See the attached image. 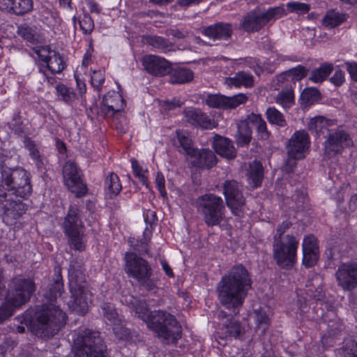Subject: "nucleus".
Masks as SVG:
<instances>
[{
	"instance_id": "1",
	"label": "nucleus",
	"mask_w": 357,
	"mask_h": 357,
	"mask_svg": "<svg viewBox=\"0 0 357 357\" xmlns=\"http://www.w3.org/2000/svg\"><path fill=\"white\" fill-rule=\"evenodd\" d=\"M121 301L132 309L139 319L144 321L165 344L174 343L181 337V326L170 313L163 310L149 312L145 301L132 295L123 296Z\"/></svg>"
},
{
	"instance_id": "2",
	"label": "nucleus",
	"mask_w": 357,
	"mask_h": 357,
	"mask_svg": "<svg viewBox=\"0 0 357 357\" xmlns=\"http://www.w3.org/2000/svg\"><path fill=\"white\" fill-rule=\"evenodd\" d=\"M252 284L251 275L242 264L232 266L218 282V298L225 308L238 313Z\"/></svg>"
},
{
	"instance_id": "3",
	"label": "nucleus",
	"mask_w": 357,
	"mask_h": 357,
	"mask_svg": "<svg viewBox=\"0 0 357 357\" xmlns=\"http://www.w3.org/2000/svg\"><path fill=\"white\" fill-rule=\"evenodd\" d=\"M17 319L21 324L30 327L37 335L52 337L66 324V314L59 306L47 302L35 311L27 310Z\"/></svg>"
},
{
	"instance_id": "4",
	"label": "nucleus",
	"mask_w": 357,
	"mask_h": 357,
	"mask_svg": "<svg viewBox=\"0 0 357 357\" xmlns=\"http://www.w3.org/2000/svg\"><path fill=\"white\" fill-rule=\"evenodd\" d=\"M69 288L71 293L69 308L79 314H85L92 294L89 289L86 276L77 266L70 264L69 268Z\"/></svg>"
},
{
	"instance_id": "5",
	"label": "nucleus",
	"mask_w": 357,
	"mask_h": 357,
	"mask_svg": "<svg viewBox=\"0 0 357 357\" xmlns=\"http://www.w3.org/2000/svg\"><path fill=\"white\" fill-rule=\"evenodd\" d=\"M0 188L16 197L27 198L32 192L30 174L22 167L2 169Z\"/></svg>"
},
{
	"instance_id": "6",
	"label": "nucleus",
	"mask_w": 357,
	"mask_h": 357,
	"mask_svg": "<svg viewBox=\"0 0 357 357\" xmlns=\"http://www.w3.org/2000/svg\"><path fill=\"white\" fill-rule=\"evenodd\" d=\"M195 206L208 227L220 225L225 218L223 199L214 194L207 193L199 196Z\"/></svg>"
},
{
	"instance_id": "7",
	"label": "nucleus",
	"mask_w": 357,
	"mask_h": 357,
	"mask_svg": "<svg viewBox=\"0 0 357 357\" xmlns=\"http://www.w3.org/2000/svg\"><path fill=\"white\" fill-rule=\"evenodd\" d=\"M105 347L98 332L84 329L74 339L75 357H107Z\"/></svg>"
},
{
	"instance_id": "8",
	"label": "nucleus",
	"mask_w": 357,
	"mask_h": 357,
	"mask_svg": "<svg viewBox=\"0 0 357 357\" xmlns=\"http://www.w3.org/2000/svg\"><path fill=\"white\" fill-rule=\"evenodd\" d=\"M125 261V271L128 276L137 280L148 291L153 290L156 287L155 281L151 278L152 269L144 259L136 253L127 252Z\"/></svg>"
},
{
	"instance_id": "9",
	"label": "nucleus",
	"mask_w": 357,
	"mask_h": 357,
	"mask_svg": "<svg viewBox=\"0 0 357 357\" xmlns=\"http://www.w3.org/2000/svg\"><path fill=\"white\" fill-rule=\"evenodd\" d=\"M298 244V240L291 234L273 240V257L280 267L289 269L294 266Z\"/></svg>"
},
{
	"instance_id": "10",
	"label": "nucleus",
	"mask_w": 357,
	"mask_h": 357,
	"mask_svg": "<svg viewBox=\"0 0 357 357\" xmlns=\"http://www.w3.org/2000/svg\"><path fill=\"white\" fill-rule=\"evenodd\" d=\"M63 227L68 237L70 247L75 250H84L86 245L84 225L80 218L79 211L77 207L70 208L65 218Z\"/></svg>"
},
{
	"instance_id": "11",
	"label": "nucleus",
	"mask_w": 357,
	"mask_h": 357,
	"mask_svg": "<svg viewBox=\"0 0 357 357\" xmlns=\"http://www.w3.org/2000/svg\"><path fill=\"white\" fill-rule=\"evenodd\" d=\"M36 290V285L32 278L20 275L12 279L7 296L14 305L21 307L30 301Z\"/></svg>"
},
{
	"instance_id": "12",
	"label": "nucleus",
	"mask_w": 357,
	"mask_h": 357,
	"mask_svg": "<svg viewBox=\"0 0 357 357\" xmlns=\"http://www.w3.org/2000/svg\"><path fill=\"white\" fill-rule=\"evenodd\" d=\"M286 15L287 12L282 6L270 8L264 13L255 10L248 13L243 17L241 26L248 33L256 32L263 28L269 21Z\"/></svg>"
},
{
	"instance_id": "13",
	"label": "nucleus",
	"mask_w": 357,
	"mask_h": 357,
	"mask_svg": "<svg viewBox=\"0 0 357 357\" xmlns=\"http://www.w3.org/2000/svg\"><path fill=\"white\" fill-rule=\"evenodd\" d=\"M12 193H8L0 188V212L3 221L13 225L25 213V205L20 199H14Z\"/></svg>"
},
{
	"instance_id": "14",
	"label": "nucleus",
	"mask_w": 357,
	"mask_h": 357,
	"mask_svg": "<svg viewBox=\"0 0 357 357\" xmlns=\"http://www.w3.org/2000/svg\"><path fill=\"white\" fill-rule=\"evenodd\" d=\"M63 178L65 185L77 197L86 194L88 189L82 178L81 170L73 161L68 160L63 165Z\"/></svg>"
},
{
	"instance_id": "15",
	"label": "nucleus",
	"mask_w": 357,
	"mask_h": 357,
	"mask_svg": "<svg viewBox=\"0 0 357 357\" xmlns=\"http://www.w3.org/2000/svg\"><path fill=\"white\" fill-rule=\"evenodd\" d=\"M243 185L236 180H227L223 184L226 204L234 215L240 216L245 204Z\"/></svg>"
},
{
	"instance_id": "16",
	"label": "nucleus",
	"mask_w": 357,
	"mask_h": 357,
	"mask_svg": "<svg viewBox=\"0 0 357 357\" xmlns=\"http://www.w3.org/2000/svg\"><path fill=\"white\" fill-rule=\"evenodd\" d=\"M310 146V136L304 130L296 131L286 146L287 155L292 159H303Z\"/></svg>"
},
{
	"instance_id": "17",
	"label": "nucleus",
	"mask_w": 357,
	"mask_h": 357,
	"mask_svg": "<svg viewBox=\"0 0 357 357\" xmlns=\"http://www.w3.org/2000/svg\"><path fill=\"white\" fill-rule=\"evenodd\" d=\"M100 313L105 322L112 326L113 331L117 338L123 340L129 336L128 330L123 326L122 320L112 303H102L100 305Z\"/></svg>"
},
{
	"instance_id": "18",
	"label": "nucleus",
	"mask_w": 357,
	"mask_h": 357,
	"mask_svg": "<svg viewBox=\"0 0 357 357\" xmlns=\"http://www.w3.org/2000/svg\"><path fill=\"white\" fill-rule=\"evenodd\" d=\"M337 285L344 291L357 287V264L343 263L338 266L335 274Z\"/></svg>"
},
{
	"instance_id": "19",
	"label": "nucleus",
	"mask_w": 357,
	"mask_h": 357,
	"mask_svg": "<svg viewBox=\"0 0 357 357\" xmlns=\"http://www.w3.org/2000/svg\"><path fill=\"white\" fill-rule=\"evenodd\" d=\"M353 142L343 130L330 133L324 142V154L331 157L342 153L345 147L351 146Z\"/></svg>"
},
{
	"instance_id": "20",
	"label": "nucleus",
	"mask_w": 357,
	"mask_h": 357,
	"mask_svg": "<svg viewBox=\"0 0 357 357\" xmlns=\"http://www.w3.org/2000/svg\"><path fill=\"white\" fill-rule=\"evenodd\" d=\"M125 106L126 102L122 96L119 92L112 91L104 96L100 112L106 117H110L122 111Z\"/></svg>"
},
{
	"instance_id": "21",
	"label": "nucleus",
	"mask_w": 357,
	"mask_h": 357,
	"mask_svg": "<svg viewBox=\"0 0 357 357\" xmlns=\"http://www.w3.org/2000/svg\"><path fill=\"white\" fill-rule=\"evenodd\" d=\"M144 69L155 76H162L169 72L170 63L166 59L155 55H146L142 59Z\"/></svg>"
},
{
	"instance_id": "22",
	"label": "nucleus",
	"mask_w": 357,
	"mask_h": 357,
	"mask_svg": "<svg viewBox=\"0 0 357 357\" xmlns=\"http://www.w3.org/2000/svg\"><path fill=\"white\" fill-rule=\"evenodd\" d=\"M202 33L214 40L228 41L233 34V27L229 23L219 22L203 27Z\"/></svg>"
},
{
	"instance_id": "23",
	"label": "nucleus",
	"mask_w": 357,
	"mask_h": 357,
	"mask_svg": "<svg viewBox=\"0 0 357 357\" xmlns=\"http://www.w3.org/2000/svg\"><path fill=\"white\" fill-rule=\"evenodd\" d=\"M190 162L193 166L199 168L210 169L217 163V158L214 153L206 149H195L190 156Z\"/></svg>"
},
{
	"instance_id": "24",
	"label": "nucleus",
	"mask_w": 357,
	"mask_h": 357,
	"mask_svg": "<svg viewBox=\"0 0 357 357\" xmlns=\"http://www.w3.org/2000/svg\"><path fill=\"white\" fill-rule=\"evenodd\" d=\"M185 120L190 124L202 128H210L213 126L211 118L197 108H188L183 111Z\"/></svg>"
},
{
	"instance_id": "25",
	"label": "nucleus",
	"mask_w": 357,
	"mask_h": 357,
	"mask_svg": "<svg viewBox=\"0 0 357 357\" xmlns=\"http://www.w3.org/2000/svg\"><path fill=\"white\" fill-rule=\"evenodd\" d=\"M64 291L61 268L57 266L54 268V277L50 283L45 296L49 303H54L58 297H60Z\"/></svg>"
},
{
	"instance_id": "26",
	"label": "nucleus",
	"mask_w": 357,
	"mask_h": 357,
	"mask_svg": "<svg viewBox=\"0 0 357 357\" xmlns=\"http://www.w3.org/2000/svg\"><path fill=\"white\" fill-rule=\"evenodd\" d=\"M220 319L222 320L221 333L225 337H237L241 332V327L239 322L234 317L227 318V314L224 311H220L218 315Z\"/></svg>"
},
{
	"instance_id": "27",
	"label": "nucleus",
	"mask_w": 357,
	"mask_h": 357,
	"mask_svg": "<svg viewBox=\"0 0 357 357\" xmlns=\"http://www.w3.org/2000/svg\"><path fill=\"white\" fill-rule=\"evenodd\" d=\"M213 146L215 152L222 157L231 159L236 156V149L232 142L228 138L216 135Z\"/></svg>"
},
{
	"instance_id": "28",
	"label": "nucleus",
	"mask_w": 357,
	"mask_h": 357,
	"mask_svg": "<svg viewBox=\"0 0 357 357\" xmlns=\"http://www.w3.org/2000/svg\"><path fill=\"white\" fill-rule=\"evenodd\" d=\"M246 176L249 184L253 188L260 186L264 178V168L261 163L257 160L250 162L247 169Z\"/></svg>"
},
{
	"instance_id": "29",
	"label": "nucleus",
	"mask_w": 357,
	"mask_h": 357,
	"mask_svg": "<svg viewBox=\"0 0 357 357\" xmlns=\"http://www.w3.org/2000/svg\"><path fill=\"white\" fill-rule=\"evenodd\" d=\"M246 122L248 126L255 128L259 137L262 139H267L270 132L267 129L266 121L259 114L252 113L248 116Z\"/></svg>"
},
{
	"instance_id": "30",
	"label": "nucleus",
	"mask_w": 357,
	"mask_h": 357,
	"mask_svg": "<svg viewBox=\"0 0 357 357\" xmlns=\"http://www.w3.org/2000/svg\"><path fill=\"white\" fill-rule=\"evenodd\" d=\"M225 84L231 87L244 86L250 88L254 86V77L252 75L245 71H240L235 74L233 77H227L225 79Z\"/></svg>"
},
{
	"instance_id": "31",
	"label": "nucleus",
	"mask_w": 357,
	"mask_h": 357,
	"mask_svg": "<svg viewBox=\"0 0 357 357\" xmlns=\"http://www.w3.org/2000/svg\"><path fill=\"white\" fill-rule=\"evenodd\" d=\"M177 141L178 145L174 144L178 152L188 155L189 157L195 153L196 149L192 147V142L188 133L184 130L176 131Z\"/></svg>"
},
{
	"instance_id": "32",
	"label": "nucleus",
	"mask_w": 357,
	"mask_h": 357,
	"mask_svg": "<svg viewBox=\"0 0 357 357\" xmlns=\"http://www.w3.org/2000/svg\"><path fill=\"white\" fill-rule=\"evenodd\" d=\"M48 69L52 73H60L65 68V62L62 56L56 52H52V55L49 58L47 61L40 67V71L43 73L45 75V69Z\"/></svg>"
},
{
	"instance_id": "33",
	"label": "nucleus",
	"mask_w": 357,
	"mask_h": 357,
	"mask_svg": "<svg viewBox=\"0 0 357 357\" xmlns=\"http://www.w3.org/2000/svg\"><path fill=\"white\" fill-rule=\"evenodd\" d=\"M194 74L190 69L178 68L170 73V82L173 84H184L193 79Z\"/></svg>"
},
{
	"instance_id": "34",
	"label": "nucleus",
	"mask_w": 357,
	"mask_h": 357,
	"mask_svg": "<svg viewBox=\"0 0 357 357\" xmlns=\"http://www.w3.org/2000/svg\"><path fill=\"white\" fill-rule=\"evenodd\" d=\"M122 186L119 176L112 172L105 179V190L110 197L117 195L121 190Z\"/></svg>"
},
{
	"instance_id": "35",
	"label": "nucleus",
	"mask_w": 357,
	"mask_h": 357,
	"mask_svg": "<svg viewBox=\"0 0 357 357\" xmlns=\"http://www.w3.org/2000/svg\"><path fill=\"white\" fill-rule=\"evenodd\" d=\"M347 16L346 14L340 13L335 10L327 12L322 20L323 24L327 28H334L346 21Z\"/></svg>"
},
{
	"instance_id": "36",
	"label": "nucleus",
	"mask_w": 357,
	"mask_h": 357,
	"mask_svg": "<svg viewBox=\"0 0 357 357\" xmlns=\"http://www.w3.org/2000/svg\"><path fill=\"white\" fill-rule=\"evenodd\" d=\"M275 101L285 109L290 108L294 104V94L291 87L280 91L275 96Z\"/></svg>"
},
{
	"instance_id": "37",
	"label": "nucleus",
	"mask_w": 357,
	"mask_h": 357,
	"mask_svg": "<svg viewBox=\"0 0 357 357\" xmlns=\"http://www.w3.org/2000/svg\"><path fill=\"white\" fill-rule=\"evenodd\" d=\"M333 70V64L324 63L312 71L310 79L314 82H321L329 75Z\"/></svg>"
},
{
	"instance_id": "38",
	"label": "nucleus",
	"mask_w": 357,
	"mask_h": 357,
	"mask_svg": "<svg viewBox=\"0 0 357 357\" xmlns=\"http://www.w3.org/2000/svg\"><path fill=\"white\" fill-rule=\"evenodd\" d=\"M266 115L271 124L279 127H285L287 125L283 114L275 107H268L266 112Z\"/></svg>"
},
{
	"instance_id": "39",
	"label": "nucleus",
	"mask_w": 357,
	"mask_h": 357,
	"mask_svg": "<svg viewBox=\"0 0 357 357\" xmlns=\"http://www.w3.org/2000/svg\"><path fill=\"white\" fill-rule=\"evenodd\" d=\"M56 91L59 98L67 104L70 105L76 100L75 93L63 84H58Z\"/></svg>"
},
{
	"instance_id": "40",
	"label": "nucleus",
	"mask_w": 357,
	"mask_h": 357,
	"mask_svg": "<svg viewBox=\"0 0 357 357\" xmlns=\"http://www.w3.org/2000/svg\"><path fill=\"white\" fill-rule=\"evenodd\" d=\"M252 139V130L248 124L242 123L238 126L236 142L238 145L243 146L250 143Z\"/></svg>"
},
{
	"instance_id": "41",
	"label": "nucleus",
	"mask_w": 357,
	"mask_h": 357,
	"mask_svg": "<svg viewBox=\"0 0 357 357\" xmlns=\"http://www.w3.org/2000/svg\"><path fill=\"white\" fill-rule=\"evenodd\" d=\"M329 126V121L324 116L312 118L307 123L308 129L317 133H324V130L327 129Z\"/></svg>"
},
{
	"instance_id": "42",
	"label": "nucleus",
	"mask_w": 357,
	"mask_h": 357,
	"mask_svg": "<svg viewBox=\"0 0 357 357\" xmlns=\"http://www.w3.org/2000/svg\"><path fill=\"white\" fill-rule=\"evenodd\" d=\"M12 12L15 15H22L30 12L33 8L32 0H14Z\"/></svg>"
},
{
	"instance_id": "43",
	"label": "nucleus",
	"mask_w": 357,
	"mask_h": 357,
	"mask_svg": "<svg viewBox=\"0 0 357 357\" xmlns=\"http://www.w3.org/2000/svg\"><path fill=\"white\" fill-rule=\"evenodd\" d=\"M148 43L153 47L164 52L169 51L173 47V44L167 39L157 36H150L148 38Z\"/></svg>"
},
{
	"instance_id": "44",
	"label": "nucleus",
	"mask_w": 357,
	"mask_h": 357,
	"mask_svg": "<svg viewBox=\"0 0 357 357\" xmlns=\"http://www.w3.org/2000/svg\"><path fill=\"white\" fill-rule=\"evenodd\" d=\"M248 100L247 95L238 93L233 96H225V109H235L245 104Z\"/></svg>"
},
{
	"instance_id": "45",
	"label": "nucleus",
	"mask_w": 357,
	"mask_h": 357,
	"mask_svg": "<svg viewBox=\"0 0 357 357\" xmlns=\"http://www.w3.org/2000/svg\"><path fill=\"white\" fill-rule=\"evenodd\" d=\"M289 77L290 82L295 84L296 82L301 80L305 77L309 71L305 66L298 65L295 68H292L286 70Z\"/></svg>"
},
{
	"instance_id": "46",
	"label": "nucleus",
	"mask_w": 357,
	"mask_h": 357,
	"mask_svg": "<svg viewBox=\"0 0 357 357\" xmlns=\"http://www.w3.org/2000/svg\"><path fill=\"white\" fill-rule=\"evenodd\" d=\"M25 147L29 151L30 156L38 166L42 164V160L40 152L35 142L29 137H25L24 140Z\"/></svg>"
},
{
	"instance_id": "47",
	"label": "nucleus",
	"mask_w": 357,
	"mask_h": 357,
	"mask_svg": "<svg viewBox=\"0 0 357 357\" xmlns=\"http://www.w3.org/2000/svg\"><path fill=\"white\" fill-rule=\"evenodd\" d=\"M20 307L19 306L14 305L13 303L10 301V299L7 296L6 301L0 307V323H2L7 318L12 316L13 312L17 308Z\"/></svg>"
},
{
	"instance_id": "48",
	"label": "nucleus",
	"mask_w": 357,
	"mask_h": 357,
	"mask_svg": "<svg viewBox=\"0 0 357 357\" xmlns=\"http://www.w3.org/2000/svg\"><path fill=\"white\" fill-rule=\"evenodd\" d=\"M206 104L212 108L225 109V96L209 94L205 99Z\"/></svg>"
},
{
	"instance_id": "49",
	"label": "nucleus",
	"mask_w": 357,
	"mask_h": 357,
	"mask_svg": "<svg viewBox=\"0 0 357 357\" xmlns=\"http://www.w3.org/2000/svg\"><path fill=\"white\" fill-rule=\"evenodd\" d=\"M253 318L257 328H261L263 332L268 328L269 325V319L265 312L261 310H255L253 312Z\"/></svg>"
},
{
	"instance_id": "50",
	"label": "nucleus",
	"mask_w": 357,
	"mask_h": 357,
	"mask_svg": "<svg viewBox=\"0 0 357 357\" xmlns=\"http://www.w3.org/2000/svg\"><path fill=\"white\" fill-rule=\"evenodd\" d=\"M18 34L25 40L33 43L36 39V31L34 27L27 24H22L18 27Z\"/></svg>"
},
{
	"instance_id": "51",
	"label": "nucleus",
	"mask_w": 357,
	"mask_h": 357,
	"mask_svg": "<svg viewBox=\"0 0 357 357\" xmlns=\"http://www.w3.org/2000/svg\"><path fill=\"white\" fill-rule=\"evenodd\" d=\"M286 6L289 13H296L298 14L307 13L310 9L309 4L298 1L289 2Z\"/></svg>"
},
{
	"instance_id": "52",
	"label": "nucleus",
	"mask_w": 357,
	"mask_h": 357,
	"mask_svg": "<svg viewBox=\"0 0 357 357\" xmlns=\"http://www.w3.org/2000/svg\"><path fill=\"white\" fill-rule=\"evenodd\" d=\"M80 29L84 34H91L94 29V23L91 17L88 14H84L82 20L79 22Z\"/></svg>"
},
{
	"instance_id": "53",
	"label": "nucleus",
	"mask_w": 357,
	"mask_h": 357,
	"mask_svg": "<svg viewBox=\"0 0 357 357\" xmlns=\"http://www.w3.org/2000/svg\"><path fill=\"white\" fill-rule=\"evenodd\" d=\"M131 164L135 175L139 179L142 184L148 186L147 177L146 176V172L143 170L138 161L135 159H131Z\"/></svg>"
},
{
	"instance_id": "54",
	"label": "nucleus",
	"mask_w": 357,
	"mask_h": 357,
	"mask_svg": "<svg viewBox=\"0 0 357 357\" xmlns=\"http://www.w3.org/2000/svg\"><path fill=\"white\" fill-rule=\"evenodd\" d=\"M319 259V251L306 252L303 251V264L305 267H312Z\"/></svg>"
},
{
	"instance_id": "55",
	"label": "nucleus",
	"mask_w": 357,
	"mask_h": 357,
	"mask_svg": "<svg viewBox=\"0 0 357 357\" xmlns=\"http://www.w3.org/2000/svg\"><path fill=\"white\" fill-rule=\"evenodd\" d=\"M91 82L92 86L96 89L97 91H100L101 89L102 84L105 82V75L102 70H93L91 75Z\"/></svg>"
},
{
	"instance_id": "56",
	"label": "nucleus",
	"mask_w": 357,
	"mask_h": 357,
	"mask_svg": "<svg viewBox=\"0 0 357 357\" xmlns=\"http://www.w3.org/2000/svg\"><path fill=\"white\" fill-rule=\"evenodd\" d=\"M302 246L303 251H319V247L317 245V239L312 235L304 238Z\"/></svg>"
},
{
	"instance_id": "57",
	"label": "nucleus",
	"mask_w": 357,
	"mask_h": 357,
	"mask_svg": "<svg viewBox=\"0 0 357 357\" xmlns=\"http://www.w3.org/2000/svg\"><path fill=\"white\" fill-rule=\"evenodd\" d=\"M34 51L37 54L40 61L43 62L40 67L45 65L51 55H52V52H54V51H51L49 47H38Z\"/></svg>"
},
{
	"instance_id": "58",
	"label": "nucleus",
	"mask_w": 357,
	"mask_h": 357,
	"mask_svg": "<svg viewBox=\"0 0 357 357\" xmlns=\"http://www.w3.org/2000/svg\"><path fill=\"white\" fill-rule=\"evenodd\" d=\"M292 224L290 221H284L278 225L276 231V234L274 236L273 240H278L283 238V234L288 230Z\"/></svg>"
},
{
	"instance_id": "59",
	"label": "nucleus",
	"mask_w": 357,
	"mask_h": 357,
	"mask_svg": "<svg viewBox=\"0 0 357 357\" xmlns=\"http://www.w3.org/2000/svg\"><path fill=\"white\" fill-rule=\"evenodd\" d=\"M319 96V92L314 89H307L301 94L302 98L308 103H312Z\"/></svg>"
},
{
	"instance_id": "60",
	"label": "nucleus",
	"mask_w": 357,
	"mask_h": 357,
	"mask_svg": "<svg viewBox=\"0 0 357 357\" xmlns=\"http://www.w3.org/2000/svg\"><path fill=\"white\" fill-rule=\"evenodd\" d=\"M155 183L161 196L164 198L167 197V192L165 186V178L161 173L157 174Z\"/></svg>"
},
{
	"instance_id": "61",
	"label": "nucleus",
	"mask_w": 357,
	"mask_h": 357,
	"mask_svg": "<svg viewBox=\"0 0 357 357\" xmlns=\"http://www.w3.org/2000/svg\"><path fill=\"white\" fill-rule=\"evenodd\" d=\"M167 36H172L175 38L183 39L188 37L190 34V31L185 29H168L166 32Z\"/></svg>"
},
{
	"instance_id": "62",
	"label": "nucleus",
	"mask_w": 357,
	"mask_h": 357,
	"mask_svg": "<svg viewBox=\"0 0 357 357\" xmlns=\"http://www.w3.org/2000/svg\"><path fill=\"white\" fill-rule=\"evenodd\" d=\"M331 82L335 86H339L344 82V73L342 70H336L334 75L330 78Z\"/></svg>"
},
{
	"instance_id": "63",
	"label": "nucleus",
	"mask_w": 357,
	"mask_h": 357,
	"mask_svg": "<svg viewBox=\"0 0 357 357\" xmlns=\"http://www.w3.org/2000/svg\"><path fill=\"white\" fill-rule=\"evenodd\" d=\"M144 218L146 225L152 227V225L157 220L156 213L152 210H146L144 212Z\"/></svg>"
},
{
	"instance_id": "64",
	"label": "nucleus",
	"mask_w": 357,
	"mask_h": 357,
	"mask_svg": "<svg viewBox=\"0 0 357 357\" xmlns=\"http://www.w3.org/2000/svg\"><path fill=\"white\" fill-rule=\"evenodd\" d=\"M346 66L351 79L357 82V63L347 62L346 63Z\"/></svg>"
}]
</instances>
